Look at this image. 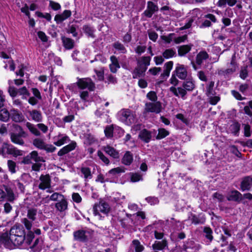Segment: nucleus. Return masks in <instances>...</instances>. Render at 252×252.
<instances>
[{
  "label": "nucleus",
  "instance_id": "nucleus-3",
  "mask_svg": "<svg viewBox=\"0 0 252 252\" xmlns=\"http://www.w3.org/2000/svg\"><path fill=\"white\" fill-rule=\"evenodd\" d=\"M109 205L105 202L101 200L98 204H95L94 207V214L95 216L99 215V213L106 214L109 211Z\"/></svg>",
  "mask_w": 252,
  "mask_h": 252
},
{
  "label": "nucleus",
  "instance_id": "nucleus-46",
  "mask_svg": "<svg viewBox=\"0 0 252 252\" xmlns=\"http://www.w3.org/2000/svg\"><path fill=\"white\" fill-rule=\"evenodd\" d=\"M158 131V134L157 136V139H162L169 134V132L164 128H159Z\"/></svg>",
  "mask_w": 252,
  "mask_h": 252
},
{
  "label": "nucleus",
  "instance_id": "nucleus-29",
  "mask_svg": "<svg viewBox=\"0 0 252 252\" xmlns=\"http://www.w3.org/2000/svg\"><path fill=\"white\" fill-rule=\"evenodd\" d=\"M139 137L145 142L148 143L151 138V133L148 130L144 129L142 130L139 133Z\"/></svg>",
  "mask_w": 252,
  "mask_h": 252
},
{
  "label": "nucleus",
  "instance_id": "nucleus-47",
  "mask_svg": "<svg viewBox=\"0 0 252 252\" xmlns=\"http://www.w3.org/2000/svg\"><path fill=\"white\" fill-rule=\"evenodd\" d=\"M114 130V127L113 125L107 126L104 130L105 136L108 138L112 137L113 136V131Z\"/></svg>",
  "mask_w": 252,
  "mask_h": 252
},
{
  "label": "nucleus",
  "instance_id": "nucleus-27",
  "mask_svg": "<svg viewBox=\"0 0 252 252\" xmlns=\"http://www.w3.org/2000/svg\"><path fill=\"white\" fill-rule=\"evenodd\" d=\"M151 58L150 57H142L139 58L137 61V64L139 65L145 67L146 69L150 64Z\"/></svg>",
  "mask_w": 252,
  "mask_h": 252
},
{
  "label": "nucleus",
  "instance_id": "nucleus-30",
  "mask_svg": "<svg viewBox=\"0 0 252 252\" xmlns=\"http://www.w3.org/2000/svg\"><path fill=\"white\" fill-rule=\"evenodd\" d=\"M63 197L64 196L61 194L55 192L52 194L49 198L48 196H47L46 197L43 198L42 199V201H43L44 203H48L50 200L53 201H57L58 199L61 200Z\"/></svg>",
  "mask_w": 252,
  "mask_h": 252
},
{
  "label": "nucleus",
  "instance_id": "nucleus-20",
  "mask_svg": "<svg viewBox=\"0 0 252 252\" xmlns=\"http://www.w3.org/2000/svg\"><path fill=\"white\" fill-rule=\"evenodd\" d=\"M252 188V176L244 179L241 183V189L243 190H249Z\"/></svg>",
  "mask_w": 252,
  "mask_h": 252
},
{
  "label": "nucleus",
  "instance_id": "nucleus-33",
  "mask_svg": "<svg viewBox=\"0 0 252 252\" xmlns=\"http://www.w3.org/2000/svg\"><path fill=\"white\" fill-rule=\"evenodd\" d=\"M62 41L63 46L66 49H70L73 47L74 42L71 39L63 37L62 38Z\"/></svg>",
  "mask_w": 252,
  "mask_h": 252
},
{
  "label": "nucleus",
  "instance_id": "nucleus-28",
  "mask_svg": "<svg viewBox=\"0 0 252 252\" xmlns=\"http://www.w3.org/2000/svg\"><path fill=\"white\" fill-rule=\"evenodd\" d=\"M7 154L12 155L14 157H17L23 155V151L10 144Z\"/></svg>",
  "mask_w": 252,
  "mask_h": 252
},
{
  "label": "nucleus",
  "instance_id": "nucleus-34",
  "mask_svg": "<svg viewBox=\"0 0 252 252\" xmlns=\"http://www.w3.org/2000/svg\"><path fill=\"white\" fill-rule=\"evenodd\" d=\"M11 140L15 144L22 145L24 143L23 140L20 135L15 133H12L11 134Z\"/></svg>",
  "mask_w": 252,
  "mask_h": 252
},
{
  "label": "nucleus",
  "instance_id": "nucleus-16",
  "mask_svg": "<svg viewBox=\"0 0 252 252\" xmlns=\"http://www.w3.org/2000/svg\"><path fill=\"white\" fill-rule=\"evenodd\" d=\"M227 198L229 201H240L242 199V195L239 191L232 190L228 193Z\"/></svg>",
  "mask_w": 252,
  "mask_h": 252
},
{
  "label": "nucleus",
  "instance_id": "nucleus-11",
  "mask_svg": "<svg viewBox=\"0 0 252 252\" xmlns=\"http://www.w3.org/2000/svg\"><path fill=\"white\" fill-rule=\"evenodd\" d=\"M10 118L15 122H21L24 120V117L22 113L16 109H11L10 111Z\"/></svg>",
  "mask_w": 252,
  "mask_h": 252
},
{
  "label": "nucleus",
  "instance_id": "nucleus-10",
  "mask_svg": "<svg viewBox=\"0 0 252 252\" xmlns=\"http://www.w3.org/2000/svg\"><path fill=\"white\" fill-rule=\"evenodd\" d=\"M29 117H28L29 120H32L35 122H40L42 120V117L41 112L37 110H29L28 111Z\"/></svg>",
  "mask_w": 252,
  "mask_h": 252
},
{
  "label": "nucleus",
  "instance_id": "nucleus-64",
  "mask_svg": "<svg viewBox=\"0 0 252 252\" xmlns=\"http://www.w3.org/2000/svg\"><path fill=\"white\" fill-rule=\"evenodd\" d=\"M247 68V67L246 66L242 68L240 71V76L243 79H245L248 76V71Z\"/></svg>",
  "mask_w": 252,
  "mask_h": 252
},
{
  "label": "nucleus",
  "instance_id": "nucleus-39",
  "mask_svg": "<svg viewBox=\"0 0 252 252\" xmlns=\"http://www.w3.org/2000/svg\"><path fill=\"white\" fill-rule=\"evenodd\" d=\"M215 83L214 81H210L207 85L206 94L207 96L214 95L215 93L214 90Z\"/></svg>",
  "mask_w": 252,
  "mask_h": 252
},
{
  "label": "nucleus",
  "instance_id": "nucleus-54",
  "mask_svg": "<svg viewBox=\"0 0 252 252\" xmlns=\"http://www.w3.org/2000/svg\"><path fill=\"white\" fill-rule=\"evenodd\" d=\"M114 47L122 53H125L126 52L125 47L120 43H115L114 44Z\"/></svg>",
  "mask_w": 252,
  "mask_h": 252
},
{
  "label": "nucleus",
  "instance_id": "nucleus-6",
  "mask_svg": "<svg viewBox=\"0 0 252 252\" xmlns=\"http://www.w3.org/2000/svg\"><path fill=\"white\" fill-rule=\"evenodd\" d=\"M77 85L80 89L88 88L92 91L94 88V84L90 78L80 79L77 82Z\"/></svg>",
  "mask_w": 252,
  "mask_h": 252
},
{
  "label": "nucleus",
  "instance_id": "nucleus-56",
  "mask_svg": "<svg viewBox=\"0 0 252 252\" xmlns=\"http://www.w3.org/2000/svg\"><path fill=\"white\" fill-rule=\"evenodd\" d=\"M56 149V148L51 144H45L44 148L43 150H45L47 152L52 153L54 152Z\"/></svg>",
  "mask_w": 252,
  "mask_h": 252
},
{
  "label": "nucleus",
  "instance_id": "nucleus-7",
  "mask_svg": "<svg viewBox=\"0 0 252 252\" xmlns=\"http://www.w3.org/2000/svg\"><path fill=\"white\" fill-rule=\"evenodd\" d=\"M174 73L180 79L184 80L187 76V67L183 64L178 63L176 65Z\"/></svg>",
  "mask_w": 252,
  "mask_h": 252
},
{
  "label": "nucleus",
  "instance_id": "nucleus-24",
  "mask_svg": "<svg viewBox=\"0 0 252 252\" xmlns=\"http://www.w3.org/2000/svg\"><path fill=\"white\" fill-rule=\"evenodd\" d=\"M167 246V241L163 240L161 241H156L152 245L153 249L154 250H163Z\"/></svg>",
  "mask_w": 252,
  "mask_h": 252
},
{
  "label": "nucleus",
  "instance_id": "nucleus-43",
  "mask_svg": "<svg viewBox=\"0 0 252 252\" xmlns=\"http://www.w3.org/2000/svg\"><path fill=\"white\" fill-rule=\"evenodd\" d=\"M37 215V210L33 208H31L28 210L27 213L28 218L33 221L36 219V216Z\"/></svg>",
  "mask_w": 252,
  "mask_h": 252
},
{
  "label": "nucleus",
  "instance_id": "nucleus-19",
  "mask_svg": "<svg viewBox=\"0 0 252 252\" xmlns=\"http://www.w3.org/2000/svg\"><path fill=\"white\" fill-rule=\"evenodd\" d=\"M146 68L137 64V66L133 70L132 73L133 78H137L144 75Z\"/></svg>",
  "mask_w": 252,
  "mask_h": 252
},
{
  "label": "nucleus",
  "instance_id": "nucleus-40",
  "mask_svg": "<svg viewBox=\"0 0 252 252\" xmlns=\"http://www.w3.org/2000/svg\"><path fill=\"white\" fill-rule=\"evenodd\" d=\"M176 55V51L172 49L165 50L162 53V56L165 59H169Z\"/></svg>",
  "mask_w": 252,
  "mask_h": 252
},
{
  "label": "nucleus",
  "instance_id": "nucleus-41",
  "mask_svg": "<svg viewBox=\"0 0 252 252\" xmlns=\"http://www.w3.org/2000/svg\"><path fill=\"white\" fill-rule=\"evenodd\" d=\"M126 171V168L124 167H118L111 169L109 171V173L113 175H116L120 173H124Z\"/></svg>",
  "mask_w": 252,
  "mask_h": 252
},
{
  "label": "nucleus",
  "instance_id": "nucleus-58",
  "mask_svg": "<svg viewBox=\"0 0 252 252\" xmlns=\"http://www.w3.org/2000/svg\"><path fill=\"white\" fill-rule=\"evenodd\" d=\"M147 4V9L150 10V11L155 12V11L158 10V7L156 5H155L153 2L148 1Z\"/></svg>",
  "mask_w": 252,
  "mask_h": 252
},
{
  "label": "nucleus",
  "instance_id": "nucleus-35",
  "mask_svg": "<svg viewBox=\"0 0 252 252\" xmlns=\"http://www.w3.org/2000/svg\"><path fill=\"white\" fill-rule=\"evenodd\" d=\"M26 126L32 134L36 136L40 135V132L33 124L30 122H27Z\"/></svg>",
  "mask_w": 252,
  "mask_h": 252
},
{
  "label": "nucleus",
  "instance_id": "nucleus-55",
  "mask_svg": "<svg viewBox=\"0 0 252 252\" xmlns=\"http://www.w3.org/2000/svg\"><path fill=\"white\" fill-rule=\"evenodd\" d=\"M6 197H7V200L10 201L14 200L15 197L13 191L10 189L6 188Z\"/></svg>",
  "mask_w": 252,
  "mask_h": 252
},
{
  "label": "nucleus",
  "instance_id": "nucleus-61",
  "mask_svg": "<svg viewBox=\"0 0 252 252\" xmlns=\"http://www.w3.org/2000/svg\"><path fill=\"white\" fill-rule=\"evenodd\" d=\"M8 93L12 97H15L18 94V90L13 86H9Z\"/></svg>",
  "mask_w": 252,
  "mask_h": 252
},
{
  "label": "nucleus",
  "instance_id": "nucleus-32",
  "mask_svg": "<svg viewBox=\"0 0 252 252\" xmlns=\"http://www.w3.org/2000/svg\"><path fill=\"white\" fill-rule=\"evenodd\" d=\"M132 247L134 249L135 252H141L144 249V246L137 240H134L132 241Z\"/></svg>",
  "mask_w": 252,
  "mask_h": 252
},
{
  "label": "nucleus",
  "instance_id": "nucleus-13",
  "mask_svg": "<svg viewBox=\"0 0 252 252\" xmlns=\"http://www.w3.org/2000/svg\"><path fill=\"white\" fill-rule=\"evenodd\" d=\"M170 91L173 93L175 96L178 97L180 96L184 99H185V96L187 94V92L183 87L176 88L175 87H171L170 88Z\"/></svg>",
  "mask_w": 252,
  "mask_h": 252
},
{
  "label": "nucleus",
  "instance_id": "nucleus-62",
  "mask_svg": "<svg viewBox=\"0 0 252 252\" xmlns=\"http://www.w3.org/2000/svg\"><path fill=\"white\" fill-rule=\"evenodd\" d=\"M97 154H98V156L99 157V158L101 159V160L104 162L105 164H108L109 163V160L108 159V158L106 157L103 154V153L100 152V151H98V153H97Z\"/></svg>",
  "mask_w": 252,
  "mask_h": 252
},
{
  "label": "nucleus",
  "instance_id": "nucleus-14",
  "mask_svg": "<svg viewBox=\"0 0 252 252\" xmlns=\"http://www.w3.org/2000/svg\"><path fill=\"white\" fill-rule=\"evenodd\" d=\"M111 63L109 64V68L112 73H116L118 69L120 68L118 60L115 56L110 57Z\"/></svg>",
  "mask_w": 252,
  "mask_h": 252
},
{
  "label": "nucleus",
  "instance_id": "nucleus-50",
  "mask_svg": "<svg viewBox=\"0 0 252 252\" xmlns=\"http://www.w3.org/2000/svg\"><path fill=\"white\" fill-rule=\"evenodd\" d=\"M18 94L22 95V98H24L29 95V93L26 87H23L18 89Z\"/></svg>",
  "mask_w": 252,
  "mask_h": 252
},
{
  "label": "nucleus",
  "instance_id": "nucleus-53",
  "mask_svg": "<svg viewBox=\"0 0 252 252\" xmlns=\"http://www.w3.org/2000/svg\"><path fill=\"white\" fill-rule=\"evenodd\" d=\"M142 180V176L139 173H132L131 175V181L132 182H138Z\"/></svg>",
  "mask_w": 252,
  "mask_h": 252
},
{
  "label": "nucleus",
  "instance_id": "nucleus-48",
  "mask_svg": "<svg viewBox=\"0 0 252 252\" xmlns=\"http://www.w3.org/2000/svg\"><path fill=\"white\" fill-rule=\"evenodd\" d=\"M7 165L9 170L11 173H15L16 172V164L12 160H8L7 161Z\"/></svg>",
  "mask_w": 252,
  "mask_h": 252
},
{
  "label": "nucleus",
  "instance_id": "nucleus-44",
  "mask_svg": "<svg viewBox=\"0 0 252 252\" xmlns=\"http://www.w3.org/2000/svg\"><path fill=\"white\" fill-rule=\"evenodd\" d=\"M240 128V125L237 122L234 123L230 126V130L234 135H237Z\"/></svg>",
  "mask_w": 252,
  "mask_h": 252
},
{
  "label": "nucleus",
  "instance_id": "nucleus-52",
  "mask_svg": "<svg viewBox=\"0 0 252 252\" xmlns=\"http://www.w3.org/2000/svg\"><path fill=\"white\" fill-rule=\"evenodd\" d=\"M147 97L149 100L153 101V102L157 101V100L158 99V97L156 93L154 91H151L149 92L147 94Z\"/></svg>",
  "mask_w": 252,
  "mask_h": 252
},
{
  "label": "nucleus",
  "instance_id": "nucleus-12",
  "mask_svg": "<svg viewBox=\"0 0 252 252\" xmlns=\"http://www.w3.org/2000/svg\"><path fill=\"white\" fill-rule=\"evenodd\" d=\"M76 146V143L74 141H72L68 145L65 146L62 148L58 153L59 156H62L68 152L73 150Z\"/></svg>",
  "mask_w": 252,
  "mask_h": 252
},
{
  "label": "nucleus",
  "instance_id": "nucleus-51",
  "mask_svg": "<svg viewBox=\"0 0 252 252\" xmlns=\"http://www.w3.org/2000/svg\"><path fill=\"white\" fill-rule=\"evenodd\" d=\"M204 232L205 234V237L208 239L210 241H211L213 238L212 236V230L209 227H205L204 229Z\"/></svg>",
  "mask_w": 252,
  "mask_h": 252
},
{
  "label": "nucleus",
  "instance_id": "nucleus-25",
  "mask_svg": "<svg viewBox=\"0 0 252 252\" xmlns=\"http://www.w3.org/2000/svg\"><path fill=\"white\" fill-rule=\"evenodd\" d=\"M209 55L205 51H200L196 56V63L197 64L200 65L203 62L208 59Z\"/></svg>",
  "mask_w": 252,
  "mask_h": 252
},
{
  "label": "nucleus",
  "instance_id": "nucleus-18",
  "mask_svg": "<svg viewBox=\"0 0 252 252\" xmlns=\"http://www.w3.org/2000/svg\"><path fill=\"white\" fill-rule=\"evenodd\" d=\"M71 15V12L69 10H65L62 14L56 15L55 17V20L57 23H61L67 19Z\"/></svg>",
  "mask_w": 252,
  "mask_h": 252
},
{
  "label": "nucleus",
  "instance_id": "nucleus-45",
  "mask_svg": "<svg viewBox=\"0 0 252 252\" xmlns=\"http://www.w3.org/2000/svg\"><path fill=\"white\" fill-rule=\"evenodd\" d=\"M45 144L43 140L39 138H36L33 141V145L41 150L43 149Z\"/></svg>",
  "mask_w": 252,
  "mask_h": 252
},
{
  "label": "nucleus",
  "instance_id": "nucleus-63",
  "mask_svg": "<svg viewBox=\"0 0 252 252\" xmlns=\"http://www.w3.org/2000/svg\"><path fill=\"white\" fill-rule=\"evenodd\" d=\"M244 135L246 137H250L251 136V127L249 125L244 124Z\"/></svg>",
  "mask_w": 252,
  "mask_h": 252
},
{
  "label": "nucleus",
  "instance_id": "nucleus-17",
  "mask_svg": "<svg viewBox=\"0 0 252 252\" xmlns=\"http://www.w3.org/2000/svg\"><path fill=\"white\" fill-rule=\"evenodd\" d=\"M103 150L106 153H107L108 155H109L113 158H119L120 155L119 152L117 151L115 149H114L113 147L107 145L103 147Z\"/></svg>",
  "mask_w": 252,
  "mask_h": 252
},
{
  "label": "nucleus",
  "instance_id": "nucleus-9",
  "mask_svg": "<svg viewBox=\"0 0 252 252\" xmlns=\"http://www.w3.org/2000/svg\"><path fill=\"white\" fill-rule=\"evenodd\" d=\"M200 16L201 12L199 9L195 8L193 9L189 13V16L190 17V19L183 27V29H187L190 28L193 21L195 20L196 18H198Z\"/></svg>",
  "mask_w": 252,
  "mask_h": 252
},
{
  "label": "nucleus",
  "instance_id": "nucleus-8",
  "mask_svg": "<svg viewBox=\"0 0 252 252\" xmlns=\"http://www.w3.org/2000/svg\"><path fill=\"white\" fill-rule=\"evenodd\" d=\"M38 188L41 189H48L51 186V178L49 175H41L39 178Z\"/></svg>",
  "mask_w": 252,
  "mask_h": 252
},
{
  "label": "nucleus",
  "instance_id": "nucleus-23",
  "mask_svg": "<svg viewBox=\"0 0 252 252\" xmlns=\"http://www.w3.org/2000/svg\"><path fill=\"white\" fill-rule=\"evenodd\" d=\"M192 45H185L178 47V54L179 56H183L189 52L191 48Z\"/></svg>",
  "mask_w": 252,
  "mask_h": 252
},
{
  "label": "nucleus",
  "instance_id": "nucleus-21",
  "mask_svg": "<svg viewBox=\"0 0 252 252\" xmlns=\"http://www.w3.org/2000/svg\"><path fill=\"white\" fill-rule=\"evenodd\" d=\"M133 160V155L130 152L127 151L122 158V163L126 165H129L132 162Z\"/></svg>",
  "mask_w": 252,
  "mask_h": 252
},
{
  "label": "nucleus",
  "instance_id": "nucleus-31",
  "mask_svg": "<svg viewBox=\"0 0 252 252\" xmlns=\"http://www.w3.org/2000/svg\"><path fill=\"white\" fill-rule=\"evenodd\" d=\"M238 68V65L235 61V56L233 55L232 57V60L230 63V65L229 67L226 70V72L227 73H231L235 71H236L237 68Z\"/></svg>",
  "mask_w": 252,
  "mask_h": 252
},
{
  "label": "nucleus",
  "instance_id": "nucleus-5",
  "mask_svg": "<svg viewBox=\"0 0 252 252\" xmlns=\"http://www.w3.org/2000/svg\"><path fill=\"white\" fill-rule=\"evenodd\" d=\"M54 144L57 146L60 147L70 141L69 137L65 134L59 133L53 138Z\"/></svg>",
  "mask_w": 252,
  "mask_h": 252
},
{
  "label": "nucleus",
  "instance_id": "nucleus-49",
  "mask_svg": "<svg viewBox=\"0 0 252 252\" xmlns=\"http://www.w3.org/2000/svg\"><path fill=\"white\" fill-rule=\"evenodd\" d=\"M95 75L94 77L97 79L98 80L102 81L104 79V70L103 68H101L99 70H95Z\"/></svg>",
  "mask_w": 252,
  "mask_h": 252
},
{
  "label": "nucleus",
  "instance_id": "nucleus-60",
  "mask_svg": "<svg viewBox=\"0 0 252 252\" xmlns=\"http://www.w3.org/2000/svg\"><path fill=\"white\" fill-rule=\"evenodd\" d=\"M146 200L151 205H154L158 203V199L155 197H148L146 198Z\"/></svg>",
  "mask_w": 252,
  "mask_h": 252
},
{
  "label": "nucleus",
  "instance_id": "nucleus-57",
  "mask_svg": "<svg viewBox=\"0 0 252 252\" xmlns=\"http://www.w3.org/2000/svg\"><path fill=\"white\" fill-rule=\"evenodd\" d=\"M83 31L84 32L87 34L89 36H93L94 30L93 29L89 26H84L83 27Z\"/></svg>",
  "mask_w": 252,
  "mask_h": 252
},
{
  "label": "nucleus",
  "instance_id": "nucleus-42",
  "mask_svg": "<svg viewBox=\"0 0 252 252\" xmlns=\"http://www.w3.org/2000/svg\"><path fill=\"white\" fill-rule=\"evenodd\" d=\"M32 160L35 162L44 161L43 158L38 156L36 151H32L30 154Z\"/></svg>",
  "mask_w": 252,
  "mask_h": 252
},
{
  "label": "nucleus",
  "instance_id": "nucleus-38",
  "mask_svg": "<svg viewBox=\"0 0 252 252\" xmlns=\"http://www.w3.org/2000/svg\"><path fill=\"white\" fill-rule=\"evenodd\" d=\"M81 171L86 181L92 179V174L91 173V169L89 168L82 167Z\"/></svg>",
  "mask_w": 252,
  "mask_h": 252
},
{
  "label": "nucleus",
  "instance_id": "nucleus-2",
  "mask_svg": "<svg viewBox=\"0 0 252 252\" xmlns=\"http://www.w3.org/2000/svg\"><path fill=\"white\" fill-rule=\"evenodd\" d=\"M119 120L127 125H130L135 122V115L131 110L123 109L118 113Z\"/></svg>",
  "mask_w": 252,
  "mask_h": 252
},
{
  "label": "nucleus",
  "instance_id": "nucleus-15",
  "mask_svg": "<svg viewBox=\"0 0 252 252\" xmlns=\"http://www.w3.org/2000/svg\"><path fill=\"white\" fill-rule=\"evenodd\" d=\"M89 235V233L87 231L80 230L74 232V236L76 240L80 241H85Z\"/></svg>",
  "mask_w": 252,
  "mask_h": 252
},
{
  "label": "nucleus",
  "instance_id": "nucleus-22",
  "mask_svg": "<svg viewBox=\"0 0 252 252\" xmlns=\"http://www.w3.org/2000/svg\"><path fill=\"white\" fill-rule=\"evenodd\" d=\"M195 82L192 79H188L183 84V87L187 91H192L195 88Z\"/></svg>",
  "mask_w": 252,
  "mask_h": 252
},
{
  "label": "nucleus",
  "instance_id": "nucleus-36",
  "mask_svg": "<svg viewBox=\"0 0 252 252\" xmlns=\"http://www.w3.org/2000/svg\"><path fill=\"white\" fill-rule=\"evenodd\" d=\"M10 144L2 142L0 139V155L4 156L7 153Z\"/></svg>",
  "mask_w": 252,
  "mask_h": 252
},
{
  "label": "nucleus",
  "instance_id": "nucleus-37",
  "mask_svg": "<svg viewBox=\"0 0 252 252\" xmlns=\"http://www.w3.org/2000/svg\"><path fill=\"white\" fill-rule=\"evenodd\" d=\"M10 118V112L6 109H2L0 111V120L7 122Z\"/></svg>",
  "mask_w": 252,
  "mask_h": 252
},
{
  "label": "nucleus",
  "instance_id": "nucleus-26",
  "mask_svg": "<svg viewBox=\"0 0 252 252\" xmlns=\"http://www.w3.org/2000/svg\"><path fill=\"white\" fill-rule=\"evenodd\" d=\"M55 207L58 211L63 212L67 208V202L63 197L56 204Z\"/></svg>",
  "mask_w": 252,
  "mask_h": 252
},
{
  "label": "nucleus",
  "instance_id": "nucleus-59",
  "mask_svg": "<svg viewBox=\"0 0 252 252\" xmlns=\"http://www.w3.org/2000/svg\"><path fill=\"white\" fill-rule=\"evenodd\" d=\"M208 96L209 97V101L212 105H216L218 102L220 100V97L218 96Z\"/></svg>",
  "mask_w": 252,
  "mask_h": 252
},
{
  "label": "nucleus",
  "instance_id": "nucleus-1",
  "mask_svg": "<svg viewBox=\"0 0 252 252\" xmlns=\"http://www.w3.org/2000/svg\"><path fill=\"white\" fill-rule=\"evenodd\" d=\"M22 222L26 228L29 231L25 236V230L20 225H15L10 229L9 234L4 233L0 237V242L6 248L12 249L15 246L24 245V246L30 245L33 239V233L31 231L32 221L27 218L22 220Z\"/></svg>",
  "mask_w": 252,
  "mask_h": 252
},
{
  "label": "nucleus",
  "instance_id": "nucleus-4",
  "mask_svg": "<svg viewBox=\"0 0 252 252\" xmlns=\"http://www.w3.org/2000/svg\"><path fill=\"white\" fill-rule=\"evenodd\" d=\"M145 111L148 112L159 113L162 109V105L159 101L147 102L145 104Z\"/></svg>",
  "mask_w": 252,
  "mask_h": 252
}]
</instances>
